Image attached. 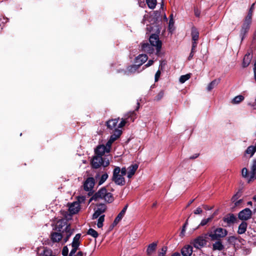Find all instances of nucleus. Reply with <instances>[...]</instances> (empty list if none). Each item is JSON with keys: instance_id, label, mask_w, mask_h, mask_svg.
Returning <instances> with one entry per match:
<instances>
[{"instance_id": "4c0bfd02", "label": "nucleus", "mask_w": 256, "mask_h": 256, "mask_svg": "<svg viewBox=\"0 0 256 256\" xmlns=\"http://www.w3.org/2000/svg\"><path fill=\"white\" fill-rule=\"evenodd\" d=\"M87 234H88L91 236H92L94 238H97L98 236V232L96 230H95L94 229L92 228H90L88 230Z\"/></svg>"}, {"instance_id": "2f4dec72", "label": "nucleus", "mask_w": 256, "mask_h": 256, "mask_svg": "<svg viewBox=\"0 0 256 256\" xmlns=\"http://www.w3.org/2000/svg\"><path fill=\"white\" fill-rule=\"evenodd\" d=\"M251 57L252 56L250 54H246L244 56L242 62L243 67H246L249 65L250 62Z\"/></svg>"}, {"instance_id": "f3484780", "label": "nucleus", "mask_w": 256, "mask_h": 256, "mask_svg": "<svg viewBox=\"0 0 256 256\" xmlns=\"http://www.w3.org/2000/svg\"><path fill=\"white\" fill-rule=\"evenodd\" d=\"M154 46L149 44L148 42L143 43L142 44V50L149 54H152L154 53Z\"/></svg>"}, {"instance_id": "e433bc0d", "label": "nucleus", "mask_w": 256, "mask_h": 256, "mask_svg": "<svg viewBox=\"0 0 256 256\" xmlns=\"http://www.w3.org/2000/svg\"><path fill=\"white\" fill-rule=\"evenodd\" d=\"M102 200H104L106 202H111L113 201L114 198L112 196V194L111 193L107 192L106 194Z\"/></svg>"}, {"instance_id": "473e14b6", "label": "nucleus", "mask_w": 256, "mask_h": 256, "mask_svg": "<svg viewBox=\"0 0 256 256\" xmlns=\"http://www.w3.org/2000/svg\"><path fill=\"white\" fill-rule=\"evenodd\" d=\"M236 220V218L233 214L228 216L224 218V221L228 224L234 223Z\"/></svg>"}, {"instance_id": "49530a36", "label": "nucleus", "mask_w": 256, "mask_h": 256, "mask_svg": "<svg viewBox=\"0 0 256 256\" xmlns=\"http://www.w3.org/2000/svg\"><path fill=\"white\" fill-rule=\"evenodd\" d=\"M237 198H238L237 194H235L234 196L232 198V202H235L234 203L235 206H238L239 204H240L242 202V200H240L236 202V200Z\"/></svg>"}, {"instance_id": "423d86ee", "label": "nucleus", "mask_w": 256, "mask_h": 256, "mask_svg": "<svg viewBox=\"0 0 256 256\" xmlns=\"http://www.w3.org/2000/svg\"><path fill=\"white\" fill-rule=\"evenodd\" d=\"M191 244L196 249L200 250L206 244V240L203 236H199L191 242Z\"/></svg>"}, {"instance_id": "8fccbe9b", "label": "nucleus", "mask_w": 256, "mask_h": 256, "mask_svg": "<svg viewBox=\"0 0 256 256\" xmlns=\"http://www.w3.org/2000/svg\"><path fill=\"white\" fill-rule=\"evenodd\" d=\"M167 250V248L166 246L163 247L161 252H160L158 254V256H164Z\"/></svg>"}, {"instance_id": "1a4fd4ad", "label": "nucleus", "mask_w": 256, "mask_h": 256, "mask_svg": "<svg viewBox=\"0 0 256 256\" xmlns=\"http://www.w3.org/2000/svg\"><path fill=\"white\" fill-rule=\"evenodd\" d=\"M122 132L119 129L114 130V132L111 135L109 140L106 142L108 148H111L112 144L121 135Z\"/></svg>"}, {"instance_id": "052dcab7", "label": "nucleus", "mask_w": 256, "mask_h": 256, "mask_svg": "<svg viewBox=\"0 0 256 256\" xmlns=\"http://www.w3.org/2000/svg\"><path fill=\"white\" fill-rule=\"evenodd\" d=\"M62 221L58 222L56 226L58 227V230H60V228H62Z\"/></svg>"}, {"instance_id": "338daca9", "label": "nucleus", "mask_w": 256, "mask_h": 256, "mask_svg": "<svg viewBox=\"0 0 256 256\" xmlns=\"http://www.w3.org/2000/svg\"><path fill=\"white\" fill-rule=\"evenodd\" d=\"M171 256H181V255L178 252H174Z\"/></svg>"}, {"instance_id": "3c124183", "label": "nucleus", "mask_w": 256, "mask_h": 256, "mask_svg": "<svg viewBox=\"0 0 256 256\" xmlns=\"http://www.w3.org/2000/svg\"><path fill=\"white\" fill-rule=\"evenodd\" d=\"M68 248L66 246H64L63 248L62 251V254L64 256H66L68 254Z\"/></svg>"}, {"instance_id": "774afa93", "label": "nucleus", "mask_w": 256, "mask_h": 256, "mask_svg": "<svg viewBox=\"0 0 256 256\" xmlns=\"http://www.w3.org/2000/svg\"><path fill=\"white\" fill-rule=\"evenodd\" d=\"M193 56H194V54H192V52H190V54L188 58V60H191L193 58Z\"/></svg>"}, {"instance_id": "864d4df0", "label": "nucleus", "mask_w": 256, "mask_h": 256, "mask_svg": "<svg viewBox=\"0 0 256 256\" xmlns=\"http://www.w3.org/2000/svg\"><path fill=\"white\" fill-rule=\"evenodd\" d=\"M160 70H158L156 74H155V82H157L158 81V79H159V78L160 76Z\"/></svg>"}, {"instance_id": "c756f323", "label": "nucleus", "mask_w": 256, "mask_h": 256, "mask_svg": "<svg viewBox=\"0 0 256 256\" xmlns=\"http://www.w3.org/2000/svg\"><path fill=\"white\" fill-rule=\"evenodd\" d=\"M247 223L246 222H242L238 226V233L239 234H244L246 230Z\"/></svg>"}, {"instance_id": "9d476101", "label": "nucleus", "mask_w": 256, "mask_h": 256, "mask_svg": "<svg viewBox=\"0 0 256 256\" xmlns=\"http://www.w3.org/2000/svg\"><path fill=\"white\" fill-rule=\"evenodd\" d=\"M111 148H108V145L106 144V145L104 146L100 145L97 146L96 149V154L97 156H102L105 153H108L110 152Z\"/></svg>"}, {"instance_id": "a878e982", "label": "nucleus", "mask_w": 256, "mask_h": 256, "mask_svg": "<svg viewBox=\"0 0 256 256\" xmlns=\"http://www.w3.org/2000/svg\"><path fill=\"white\" fill-rule=\"evenodd\" d=\"M124 116L128 121L132 122L136 118V114L134 111L130 112Z\"/></svg>"}, {"instance_id": "ddd939ff", "label": "nucleus", "mask_w": 256, "mask_h": 256, "mask_svg": "<svg viewBox=\"0 0 256 256\" xmlns=\"http://www.w3.org/2000/svg\"><path fill=\"white\" fill-rule=\"evenodd\" d=\"M94 184V179L93 178H88L84 183V187L86 191L92 190Z\"/></svg>"}, {"instance_id": "b1692460", "label": "nucleus", "mask_w": 256, "mask_h": 256, "mask_svg": "<svg viewBox=\"0 0 256 256\" xmlns=\"http://www.w3.org/2000/svg\"><path fill=\"white\" fill-rule=\"evenodd\" d=\"M191 36L192 40H198L199 38V32L195 27H192L191 30Z\"/></svg>"}, {"instance_id": "6ab92c4d", "label": "nucleus", "mask_w": 256, "mask_h": 256, "mask_svg": "<svg viewBox=\"0 0 256 256\" xmlns=\"http://www.w3.org/2000/svg\"><path fill=\"white\" fill-rule=\"evenodd\" d=\"M147 60V56L145 54H142L136 58L135 62L140 67L144 64Z\"/></svg>"}, {"instance_id": "6e6d98bb", "label": "nucleus", "mask_w": 256, "mask_h": 256, "mask_svg": "<svg viewBox=\"0 0 256 256\" xmlns=\"http://www.w3.org/2000/svg\"><path fill=\"white\" fill-rule=\"evenodd\" d=\"M72 248L71 250L69 256H72L76 252L78 248L72 247Z\"/></svg>"}, {"instance_id": "ea45409f", "label": "nucleus", "mask_w": 256, "mask_h": 256, "mask_svg": "<svg viewBox=\"0 0 256 256\" xmlns=\"http://www.w3.org/2000/svg\"><path fill=\"white\" fill-rule=\"evenodd\" d=\"M108 178V174L107 173H104V174H102V176L100 178V180L98 182V185L102 184Z\"/></svg>"}, {"instance_id": "e2e57ef3", "label": "nucleus", "mask_w": 256, "mask_h": 256, "mask_svg": "<svg viewBox=\"0 0 256 256\" xmlns=\"http://www.w3.org/2000/svg\"><path fill=\"white\" fill-rule=\"evenodd\" d=\"M198 154H196L194 155H193L192 156H190V159H194V158H198Z\"/></svg>"}, {"instance_id": "2eb2a0df", "label": "nucleus", "mask_w": 256, "mask_h": 256, "mask_svg": "<svg viewBox=\"0 0 256 256\" xmlns=\"http://www.w3.org/2000/svg\"><path fill=\"white\" fill-rule=\"evenodd\" d=\"M128 207V205H126L122 210H121V212L118 214L114 222V225H116L122 218L124 216V214H126V211L127 210Z\"/></svg>"}, {"instance_id": "603ef678", "label": "nucleus", "mask_w": 256, "mask_h": 256, "mask_svg": "<svg viewBox=\"0 0 256 256\" xmlns=\"http://www.w3.org/2000/svg\"><path fill=\"white\" fill-rule=\"evenodd\" d=\"M126 172L128 173V168H126V167H123L122 169H120V174L123 176L126 175Z\"/></svg>"}, {"instance_id": "f704fd0d", "label": "nucleus", "mask_w": 256, "mask_h": 256, "mask_svg": "<svg viewBox=\"0 0 256 256\" xmlns=\"http://www.w3.org/2000/svg\"><path fill=\"white\" fill-rule=\"evenodd\" d=\"M213 249L214 250H222L224 248V246L222 242L218 241L212 244Z\"/></svg>"}, {"instance_id": "13d9d810", "label": "nucleus", "mask_w": 256, "mask_h": 256, "mask_svg": "<svg viewBox=\"0 0 256 256\" xmlns=\"http://www.w3.org/2000/svg\"><path fill=\"white\" fill-rule=\"evenodd\" d=\"M202 210L200 207L198 208L194 212L195 214H200L202 212Z\"/></svg>"}, {"instance_id": "5701e85b", "label": "nucleus", "mask_w": 256, "mask_h": 256, "mask_svg": "<svg viewBox=\"0 0 256 256\" xmlns=\"http://www.w3.org/2000/svg\"><path fill=\"white\" fill-rule=\"evenodd\" d=\"M118 120L119 118H116L114 120H111L108 121L106 122L107 126L111 130H112L114 128H115L116 130V127L117 125Z\"/></svg>"}, {"instance_id": "c03bdc74", "label": "nucleus", "mask_w": 256, "mask_h": 256, "mask_svg": "<svg viewBox=\"0 0 256 256\" xmlns=\"http://www.w3.org/2000/svg\"><path fill=\"white\" fill-rule=\"evenodd\" d=\"M164 96V92L162 90H161L156 96V97L154 98V100H156V101H159L163 98Z\"/></svg>"}, {"instance_id": "bf43d9fd", "label": "nucleus", "mask_w": 256, "mask_h": 256, "mask_svg": "<svg viewBox=\"0 0 256 256\" xmlns=\"http://www.w3.org/2000/svg\"><path fill=\"white\" fill-rule=\"evenodd\" d=\"M194 14L197 17L200 16V12L198 8H194Z\"/></svg>"}, {"instance_id": "aec40b11", "label": "nucleus", "mask_w": 256, "mask_h": 256, "mask_svg": "<svg viewBox=\"0 0 256 256\" xmlns=\"http://www.w3.org/2000/svg\"><path fill=\"white\" fill-rule=\"evenodd\" d=\"M107 192H108L104 188H102L97 192L96 193L94 196V198L95 199L100 198L102 200L106 194Z\"/></svg>"}, {"instance_id": "72a5a7b5", "label": "nucleus", "mask_w": 256, "mask_h": 256, "mask_svg": "<svg viewBox=\"0 0 256 256\" xmlns=\"http://www.w3.org/2000/svg\"><path fill=\"white\" fill-rule=\"evenodd\" d=\"M254 4H253L252 5V6H251V8H250L248 12V15L246 16L244 20H246V22H252V10H253V8H254Z\"/></svg>"}, {"instance_id": "f8f14e48", "label": "nucleus", "mask_w": 256, "mask_h": 256, "mask_svg": "<svg viewBox=\"0 0 256 256\" xmlns=\"http://www.w3.org/2000/svg\"><path fill=\"white\" fill-rule=\"evenodd\" d=\"M250 24L251 22L244 20L240 32V36L242 40H243L245 34L248 32Z\"/></svg>"}, {"instance_id": "680f3d73", "label": "nucleus", "mask_w": 256, "mask_h": 256, "mask_svg": "<svg viewBox=\"0 0 256 256\" xmlns=\"http://www.w3.org/2000/svg\"><path fill=\"white\" fill-rule=\"evenodd\" d=\"M192 48H196L197 46V40H192Z\"/></svg>"}, {"instance_id": "0eeeda50", "label": "nucleus", "mask_w": 256, "mask_h": 256, "mask_svg": "<svg viewBox=\"0 0 256 256\" xmlns=\"http://www.w3.org/2000/svg\"><path fill=\"white\" fill-rule=\"evenodd\" d=\"M106 206L104 204H99L96 206L95 212L92 215V220L98 218L106 210Z\"/></svg>"}, {"instance_id": "79ce46f5", "label": "nucleus", "mask_w": 256, "mask_h": 256, "mask_svg": "<svg viewBox=\"0 0 256 256\" xmlns=\"http://www.w3.org/2000/svg\"><path fill=\"white\" fill-rule=\"evenodd\" d=\"M242 174L244 178H247L248 181V178H250V174H248V170L246 168H244L242 169Z\"/></svg>"}, {"instance_id": "cd10ccee", "label": "nucleus", "mask_w": 256, "mask_h": 256, "mask_svg": "<svg viewBox=\"0 0 256 256\" xmlns=\"http://www.w3.org/2000/svg\"><path fill=\"white\" fill-rule=\"evenodd\" d=\"M220 78L212 80L211 82H210L208 87L207 90L208 91H210L212 90L214 87H216L220 82Z\"/></svg>"}, {"instance_id": "de8ad7c7", "label": "nucleus", "mask_w": 256, "mask_h": 256, "mask_svg": "<svg viewBox=\"0 0 256 256\" xmlns=\"http://www.w3.org/2000/svg\"><path fill=\"white\" fill-rule=\"evenodd\" d=\"M212 218V217H210V218H208L206 219H204L202 220V221H201V222L200 224V226H205L206 224H207V223L208 222H209L210 221Z\"/></svg>"}, {"instance_id": "7ed1b4c3", "label": "nucleus", "mask_w": 256, "mask_h": 256, "mask_svg": "<svg viewBox=\"0 0 256 256\" xmlns=\"http://www.w3.org/2000/svg\"><path fill=\"white\" fill-rule=\"evenodd\" d=\"M228 234L227 230L223 228H219L210 232L209 236L212 240H218L225 237Z\"/></svg>"}, {"instance_id": "09e8293b", "label": "nucleus", "mask_w": 256, "mask_h": 256, "mask_svg": "<svg viewBox=\"0 0 256 256\" xmlns=\"http://www.w3.org/2000/svg\"><path fill=\"white\" fill-rule=\"evenodd\" d=\"M170 17V18L169 21L168 27H169L170 30L171 31V30L172 29V28L174 26V21L173 18H172V14H171Z\"/></svg>"}, {"instance_id": "7c9ffc66", "label": "nucleus", "mask_w": 256, "mask_h": 256, "mask_svg": "<svg viewBox=\"0 0 256 256\" xmlns=\"http://www.w3.org/2000/svg\"><path fill=\"white\" fill-rule=\"evenodd\" d=\"M244 100V96L242 95H238L235 96L231 101L234 104H238Z\"/></svg>"}, {"instance_id": "6e6552de", "label": "nucleus", "mask_w": 256, "mask_h": 256, "mask_svg": "<svg viewBox=\"0 0 256 256\" xmlns=\"http://www.w3.org/2000/svg\"><path fill=\"white\" fill-rule=\"evenodd\" d=\"M252 211L248 208H246L238 214V218L241 220H246L250 219L252 216Z\"/></svg>"}, {"instance_id": "4be33fe9", "label": "nucleus", "mask_w": 256, "mask_h": 256, "mask_svg": "<svg viewBox=\"0 0 256 256\" xmlns=\"http://www.w3.org/2000/svg\"><path fill=\"white\" fill-rule=\"evenodd\" d=\"M157 243L156 242H152L149 244L146 249V254L150 256L152 254L153 252H154L156 248Z\"/></svg>"}, {"instance_id": "37998d69", "label": "nucleus", "mask_w": 256, "mask_h": 256, "mask_svg": "<svg viewBox=\"0 0 256 256\" xmlns=\"http://www.w3.org/2000/svg\"><path fill=\"white\" fill-rule=\"evenodd\" d=\"M66 238H64V242H66L68 240L70 236L72 234V232H70V229L69 228L68 226H66Z\"/></svg>"}, {"instance_id": "bb28decb", "label": "nucleus", "mask_w": 256, "mask_h": 256, "mask_svg": "<svg viewBox=\"0 0 256 256\" xmlns=\"http://www.w3.org/2000/svg\"><path fill=\"white\" fill-rule=\"evenodd\" d=\"M80 236L81 234H76L75 236L72 244V247L78 248L80 246Z\"/></svg>"}, {"instance_id": "393cba45", "label": "nucleus", "mask_w": 256, "mask_h": 256, "mask_svg": "<svg viewBox=\"0 0 256 256\" xmlns=\"http://www.w3.org/2000/svg\"><path fill=\"white\" fill-rule=\"evenodd\" d=\"M139 66L136 64L128 67L126 70L124 72L126 74H129L131 73H134L136 72Z\"/></svg>"}, {"instance_id": "39448f33", "label": "nucleus", "mask_w": 256, "mask_h": 256, "mask_svg": "<svg viewBox=\"0 0 256 256\" xmlns=\"http://www.w3.org/2000/svg\"><path fill=\"white\" fill-rule=\"evenodd\" d=\"M84 196H78L76 201L74 202L69 204L68 210L71 214H76L80 210V203L84 201Z\"/></svg>"}, {"instance_id": "5fc2aeb1", "label": "nucleus", "mask_w": 256, "mask_h": 256, "mask_svg": "<svg viewBox=\"0 0 256 256\" xmlns=\"http://www.w3.org/2000/svg\"><path fill=\"white\" fill-rule=\"evenodd\" d=\"M153 63H154L153 60H149L148 62V63L144 66L143 69L146 68L150 66H152L153 64Z\"/></svg>"}, {"instance_id": "4d7b16f0", "label": "nucleus", "mask_w": 256, "mask_h": 256, "mask_svg": "<svg viewBox=\"0 0 256 256\" xmlns=\"http://www.w3.org/2000/svg\"><path fill=\"white\" fill-rule=\"evenodd\" d=\"M250 242L254 244V245L256 246V234L253 235L251 238Z\"/></svg>"}, {"instance_id": "c9c22d12", "label": "nucleus", "mask_w": 256, "mask_h": 256, "mask_svg": "<svg viewBox=\"0 0 256 256\" xmlns=\"http://www.w3.org/2000/svg\"><path fill=\"white\" fill-rule=\"evenodd\" d=\"M104 220V214H102V216H100L98 218V222H97V226L98 228H101L103 226V222Z\"/></svg>"}, {"instance_id": "0e129e2a", "label": "nucleus", "mask_w": 256, "mask_h": 256, "mask_svg": "<svg viewBox=\"0 0 256 256\" xmlns=\"http://www.w3.org/2000/svg\"><path fill=\"white\" fill-rule=\"evenodd\" d=\"M74 256H84V254L82 252H78Z\"/></svg>"}, {"instance_id": "a19ab883", "label": "nucleus", "mask_w": 256, "mask_h": 256, "mask_svg": "<svg viewBox=\"0 0 256 256\" xmlns=\"http://www.w3.org/2000/svg\"><path fill=\"white\" fill-rule=\"evenodd\" d=\"M190 77V74H186L180 76L179 81L181 84H184L185 82L188 80Z\"/></svg>"}, {"instance_id": "a211bd4d", "label": "nucleus", "mask_w": 256, "mask_h": 256, "mask_svg": "<svg viewBox=\"0 0 256 256\" xmlns=\"http://www.w3.org/2000/svg\"><path fill=\"white\" fill-rule=\"evenodd\" d=\"M192 252V247L191 245H186L181 250V253L183 256H191Z\"/></svg>"}, {"instance_id": "69168bd1", "label": "nucleus", "mask_w": 256, "mask_h": 256, "mask_svg": "<svg viewBox=\"0 0 256 256\" xmlns=\"http://www.w3.org/2000/svg\"><path fill=\"white\" fill-rule=\"evenodd\" d=\"M254 77L256 78V62L254 64Z\"/></svg>"}, {"instance_id": "c85d7f7f", "label": "nucleus", "mask_w": 256, "mask_h": 256, "mask_svg": "<svg viewBox=\"0 0 256 256\" xmlns=\"http://www.w3.org/2000/svg\"><path fill=\"white\" fill-rule=\"evenodd\" d=\"M256 152V145L249 146L246 150V154L252 156Z\"/></svg>"}, {"instance_id": "412c9836", "label": "nucleus", "mask_w": 256, "mask_h": 256, "mask_svg": "<svg viewBox=\"0 0 256 256\" xmlns=\"http://www.w3.org/2000/svg\"><path fill=\"white\" fill-rule=\"evenodd\" d=\"M62 235L61 233L53 232L50 234L51 240L54 242H58L62 239Z\"/></svg>"}, {"instance_id": "20e7f679", "label": "nucleus", "mask_w": 256, "mask_h": 256, "mask_svg": "<svg viewBox=\"0 0 256 256\" xmlns=\"http://www.w3.org/2000/svg\"><path fill=\"white\" fill-rule=\"evenodd\" d=\"M150 44L156 47V54L160 56V49L162 48V42L159 40L158 36L153 34L150 36L149 38Z\"/></svg>"}, {"instance_id": "a18cd8bd", "label": "nucleus", "mask_w": 256, "mask_h": 256, "mask_svg": "<svg viewBox=\"0 0 256 256\" xmlns=\"http://www.w3.org/2000/svg\"><path fill=\"white\" fill-rule=\"evenodd\" d=\"M128 122H129L128 121V120L126 119V117L124 116V118H122V121L118 124V128H122Z\"/></svg>"}, {"instance_id": "f03ea898", "label": "nucleus", "mask_w": 256, "mask_h": 256, "mask_svg": "<svg viewBox=\"0 0 256 256\" xmlns=\"http://www.w3.org/2000/svg\"><path fill=\"white\" fill-rule=\"evenodd\" d=\"M120 168L118 166H116L113 171L112 180L116 184L119 186H124L125 184V180L124 176L120 174Z\"/></svg>"}, {"instance_id": "9b49d317", "label": "nucleus", "mask_w": 256, "mask_h": 256, "mask_svg": "<svg viewBox=\"0 0 256 256\" xmlns=\"http://www.w3.org/2000/svg\"><path fill=\"white\" fill-rule=\"evenodd\" d=\"M37 254L38 256H56L52 250L47 248H38Z\"/></svg>"}, {"instance_id": "58836bf2", "label": "nucleus", "mask_w": 256, "mask_h": 256, "mask_svg": "<svg viewBox=\"0 0 256 256\" xmlns=\"http://www.w3.org/2000/svg\"><path fill=\"white\" fill-rule=\"evenodd\" d=\"M148 6L151 8L154 9L156 6V0H146Z\"/></svg>"}, {"instance_id": "f257e3e1", "label": "nucleus", "mask_w": 256, "mask_h": 256, "mask_svg": "<svg viewBox=\"0 0 256 256\" xmlns=\"http://www.w3.org/2000/svg\"><path fill=\"white\" fill-rule=\"evenodd\" d=\"M91 164L93 168H98L101 166L104 167L108 166L110 164V161L108 159L104 158L101 156H96L93 158Z\"/></svg>"}, {"instance_id": "dca6fc26", "label": "nucleus", "mask_w": 256, "mask_h": 256, "mask_svg": "<svg viewBox=\"0 0 256 256\" xmlns=\"http://www.w3.org/2000/svg\"><path fill=\"white\" fill-rule=\"evenodd\" d=\"M256 159H254L252 160V166H250V177L248 178V182H250L253 180L254 178H256Z\"/></svg>"}, {"instance_id": "4468645a", "label": "nucleus", "mask_w": 256, "mask_h": 256, "mask_svg": "<svg viewBox=\"0 0 256 256\" xmlns=\"http://www.w3.org/2000/svg\"><path fill=\"white\" fill-rule=\"evenodd\" d=\"M138 168V164H132L128 168L127 176L128 178H132V176L135 174Z\"/></svg>"}]
</instances>
